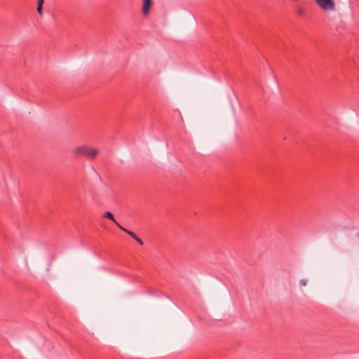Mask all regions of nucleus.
<instances>
[{"mask_svg":"<svg viewBox=\"0 0 359 359\" xmlns=\"http://www.w3.org/2000/svg\"><path fill=\"white\" fill-rule=\"evenodd\" d=\"M296 12L299 16H302L304 14V8L299 6L296 7Z\"/></svg>","mask_w":359,"mask_h":359,"instance_id":"423d86ee","label":"nucleus"},{"mask_svg":"<svg viewBox=\"0 0 359 359\" xmlns=\"http://www.w3.org/2000/svg\"><path fill=\"white\" fill-rule=\"evenodd\" d=\"M72 154L75 156H82L88 159H93L97 156L98 150L89 145L83 144L75 147L72 150Z\"/></svg>","mask_w":359,"mask_h":359,"instance_id":"f257e3e1","label":"nucleus"},{"mask_svg":"<svg viewBox=\"0 0 359 359\" xmlns=\"http://www.w3.org/2000/svg\"><path fill=\"white\" fill-rule=\"evenodd\" d=\"M306 282H307V281H306V280L302 279V280H301V281H300V284H301V285H302V286H305V285H306Z\"/></svg>","mask_w":359,"mask_h":359,"instance_id":"6e6552de","label":"nucleus"},{"mask_svg":"<svg viewBox=\"0 0 359 359\" xmlns=\"http://www.w3.org/2000/svg\"><path fill=\"white\" fill-rule=\"evenodd\" d=\"M135 241L140 245H143V241H142L141 238H138L137 239H135Z\"/></svg>","mask_w":359,"mask_h":359,"instance_id":"1a4fd4ad","label":"nucleus"},{"mask_svg":"<svg viewBox=\"0 0 359 359\" xmlns=\"http://www.w3.org/2000/svg\"><path fill=\"white\" fill-rule=\"evenodd\" d=\"M118 228H119L120 229H121L123 231H124V232H126V233H128V234L130 237H132L133 239H135H135H137V235H136L135 233H133V231H129V230H128V229H125L124 227H123V226H121V225H118Z\"/></svg>","mask_w":359,"mask_h":359,"instance_id":"39448f33","label":"nucleus"},{"mask_svg":"<svg viewBox=\"0 0 359 359\" xmlns=\"http://www.w3.org/2000/svg\"><path fill=\"white\" fill-rule=\"evenodd\" d=\"M37 12L41 16H42L43 15V6H41L40 5H37Z\"/></svg>","mask_w":359,"mask_h":359,"instance_id":"0eeeda50","label":"nucleus"},{"mask_svg":"<svg viewBox=\"0 0 359 359\" xmlns=\"http://www.w3.org/2000/svg\"><path fill=\"white\" fill-rule=\"evenodd\" d=\"M151 6V0H143L142 13L147 15Z\"/></svg>","mask_w":359,"mask_h":359,"instance_id":"7ed1b4c3","label":"nucleus"},{"mask_svg":"<svg viewBox=\"0 0 359 359\" xmlns=\"http://www.w3.org/2000/svg\"><path fill=\"white\" fill-rule=\"evenodd\" d=\"M43 2H44V0H38L37 4H38V5L43 6Z\"/></svg>","mask_w":359,"mask_h":359,"instance_id":"9d476101","label":"nucleus"},{"mask_svg":"<svg viewBox=\"0 0 359 359\" xmlns=\"http://www.w3.org/2000/svg\"><path fill=\"white\" fill-rule=\"evenodd\" d=\"M318 6L325 11H332L335 10V2L334 0H315Z\"/></svg>","mask_w":359,"mask_h":359,"instance_id":"f03ea898","label":"nucleus"},{"mask_svg":"<svg viewBox=\"0 0 359 359\" xmlns=\"http://www.w3.org/2000/svg\"><path fill=\"white\" fill-rule=\"evenodd\" d=\"M104 217L109 219L110 220H111L118 227V225H120L116 221V219H114L112 213L111 212H105L104 215Z\"/></svg>","mask_w":359,"mask_h":359,"instance_id":"20e7f679","label":"nucleus"}]
</instances>
